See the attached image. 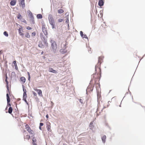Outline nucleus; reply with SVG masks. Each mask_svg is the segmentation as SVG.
<instances>
[{
    "label": "nucleus",
    "mask_w": 145,
    "mask_h": 145,
    "mask_svg": "<svg viewBox=\"0 0 145 145\" xmlns=\"http://www.w3.org/2000/svg\"><path fill=\"white\" fill-rule=\"evenodd\" d=\"M25 37L29 38L30 37V35L28 32L26 33L25 34Z\"/></svg>",
    "instance_id": "4be33fe9"
},
{
    "label": "nucleus",
    "mask_w": 145,
    "mask_h": 145,
    "mask_svg": "<svg viewBox=\"0 0 145 145\" xmlns=\"http://www.w3.org/2000/svg\"><path fill=\"white\" fill-rule=\"evenodd\" d=\"M26 29L28 30H31L32 29L29 26H27Z\"/></svg>",
    "instance_id": "c9c22d12"
},
{
    "label": "nucleus",
    "mask_w": 145,
    "mask_h": 145,
    "mask_svg": "<svg viewBox=\"0 0 145 145\" xmlns=\"http://www.w3.org/2000/svg\"><path fill=\"white\" fill-rule=\"evenodd\" d=\"M25 131H25V130H24V131H23V133H24V132H25Z\"/></svg>",
    "instance_id": "8fccbe9b"
},
{
    "label": "nucleus",
    "mask_w": 145,
    "mask_h": 145,
    "mask_svg": "<svg viewBox=\"0 0 145 145\" xmlns=\"http://www.w3.org/2000/svg\"><path fill=\"white\" fill-rule=\"evenodd\" d=\"M8 78V77L7 76V75H6V79H7V78Z\"/></svg>",
    "instance_id": "49530a36"
},
{
    "label": "nucleus",
    "mask_w": 145,
    "mask_h": 145,
    "mask_svg": "<svg viewBox=\"0 0 145 145\" xmlns=\"http://www.w3.org/2000/svg\"><path fill=\"white\" fill-rule=\"evenodd\" d=\"M27 97V94H23V99L26 103L27 102V101L26 100Z\"/></svg>",
    "instance_id": "dca6fc26"
},
{
    "label": "nucleus",
    "mask_w": 145,
    "mask_h": 145,
    "mask_svg": "<svg viewBox=\"0 0 145 145\" xmlns=\"http://www.w3.org/2000/svg\"><path fill=\"white\" fill-rule=\"evenodd\" d=\"M7 106H10L11 105L9 103L10 102V99L9 96L8 95V94H7Z\"/></svg>",
    "instance_id": "1a4fd4ad"
},
{
    "label": "nucleus",
    "mask_w": 145,
    "mask_h": 145,
    "mask_svg": "<svg viewBox=\"0 0 145 145\" xmlns=\"http://www.w3.org/2000/svg\"><path fill=\"white\" fill-rule=\"evenodd\" d=\"M27 74L28 75V79H29H29L30 78L29 73V72H28Z\"/></svg>",
    "instance_id": "4c0bfd02"
},
{
    "label": "nucleus",
    "mask_w": 145,
    "mask_h": 145,
    "mask_svg": "<svg viewBox=\"0 0 145 145\" xmlns=\"http://www.w3.org/2000/svg\"><path fill=\"white\" fill-rule=\"evenodd\" d=\"M48 71L50 72H52L54 73H56L57 72L56 71L54 70L51 67H50L49 68Z\"/></svg>",
    "instance_id": "9d476101"
},
{
    "label": "nucleus",
    "mask_w": 145,
    "mask_h": 145,
    "mask_svg": "<svg viewBox=\"0 0 145 145\" xmlns=\"http://www.w3.org/2000/svg\"><path fill=\"white\" fill-rule=\"evenodd\" d=\"M37 18L38 19H41L42 18V16L41 14H39L37 15Z\"/></svg>",
    "instance_id": "393cba45"
},
{
    "label": "nucleus",
    "mask_w": 145,
    "mask_h": 145,
    "mask_svg": "<svg viewBox=\"0 0 145 145\" xmlns=\"http://www.w3.org/2000/svg\"><path fill=\"white\" fill-rule=\"evenodd\" d=\"M64 45V46L63 47L62 46V44H61V47H63V48H66V45H65H65Z\"/></svg>",
    "instance_id": "79ce46f5"
},
{
    "label": "nucleus",
    "mask_w": 145,
    "mask_h": 145,
    "mask_svg": "<svg viewBox=\"0 0 145 145\" xmlns=\"http://www.w3.org/2000/svg\"><path fill=\"white\" fill-rule=\"evenodd\" d=\"M48 19L49 23L52 25V28L53 29L54 28L55 26V23L52 16L51 15H49L48 16Z\"/></svg>",
    "instance_id": "f03ea898"
},
{
    "label": "nucleus",
    "mask_w": 145,
    "mask_h": 145,
    "mask_svg": "<svg viewBox=\"0 0 145 145\" xmlns=\"http://www.w3.org/2000/svg\"><path fill=\"white\" fill-rule=\"evenodd\" d=\"M15 69L16 70H17L18 69V67H17V65H15Z\"/></svg>",
    "instance_id": "ea45409f"
},
{
    "label": "nucleus",
    "mask_w": 145,
    "mask_h": 145,
    "mask_svg": "<svg viewBox=\"0 0 145 145\" xmlns=\"http://www.w3.org/2000/svg\"><path fill=\"white\" fill-rule=\"evenodd\" d=\"M5 82H6V84H7L6 86H8V82L7 81V79H5Z\"/></svg>",
    "instance_id": "f704fd0d"
},
{
    "label": "nucleus",
    "mask_w": 145,
    "mask_h": 145,
    "mask_svg": "<svg viewBox=\"0 0 145 145\" xmlns=\"http://www.w3.org/2000/svg\"><path fill=\"white\" fill-rule=\"evenodd\" d=\"M47 130L48 131H49L50 132H51V131L52 130L51 129V127H47Z\"/></svg>",
    "instance_id": "c756f323"
},
{
    "label": "nucleus",
    "mask_w": 145,
    "mask_h": 145,
    "mask_svg": "<svg viewBox=\"0 0 145 145\" xmlns=\"http://www.w3.org/2000/svg\"><path fill=\"white\" fill-rule=\"evenodd\" d=\"M43 54V51H42V53H41V54Z\"/></svg>",
    "instance_id": "3c124183"
},
{
    "label": "nucleus",
    "mask_w": 145,
    "mask_h": 145,
    "mask_svg": "<svg viewBox=\"0 0 145 145\" xmlns=\"http://www.w3.org/2000/svg\"><path fill=\"white\" fill-rule=\"evenodd\" d=\"M39 128L40 130H42L41 126H39Z\"/></svg>",
    "instance_id": "a18cd8bd"
},
{
    "label": "nucleus",
    "mask_w": 145,
    "mask_h": 145,
    "mask_svg": "<svg viewBox=\"0 0 145 145\" xmlns=\"http://www.w3.org/2000/svg\"><path fill=\"white\" fill-rule=\"evenodd\" d=\"M67 21H69L68 20H67L66 21V22H67Z\"/></svg>",
    "instance_id": "603ef678"
},
{
    "label": "nucleus",
    "mask_w": 145,
    "mask_h": 145,
    "mask_svg": "<svg viewBox=\"0 0 145 145\" xmlns=\"http://www.w3.org/2000/svg\"><path fill=\"white\" fill-rule=\"evenodd\" d=\"M81 99H80V102H81L82 103V102H81V101H81Z\"/></svg>",
    "instance_id": "de8ad7c7"
},
{
    "label": "nucleus",
    "mask_w": 145,
    "mask_h": 145,
    "mask_svg": "<svg viewBox=\"0 0 145 145\" xmlns=\"http://www.w3.org/2000/svg\"><path fill=\"white\" fill-rule=\"evenodd\" d=\"M46 128L51 127L50 123L48 121L46 123Z\"/></svg>",
    "instance_id": "a878e982"
},
{
    "label": "nucleus",
    "mask_w": 145,
    "mask_h": 145,
    "mask_svg": "<svg viewBox=\"0 0 145 145\" xmlns=\"http://www.w3.org/2000/svg\"><path fill=\"white\" fill-rule=\"evenodd\" d=\"M31 137L30 135H24V140H25V139L29 140L30 138Z\"/></svg>",
    "instance_id": "9b49d317"
},
{
    "label": "nucleus",
    "mask_w": 145,
    "mask_h": 145,
    "mask_svg": "<svg viewBox=\"0 0 145 145\" xmlns=\"http://www.w3.org/2000/svg\"><path fill=\"white\" fill-rule=\"evenodd\" d=\"M44 124L42 123H40V126H42Z\"/></svg>",
    "instance_id": "58836bf2"
},
{
    "label": "nucleus",
    "mask_w": 145,
    "mask_h": 145,
    "mask_svg": "<svg viewBox=\"0 0 145 145\" xmlns=\"http://www.w3.org/2000/svg\"><path fill=\"white\" fill-rule=\"evenodd\" d=\"M20 3L22 5V8H24L25 6L24 1H21Z\"/></svg>",
    "instance_id": "5701e85b"
},
{
    "label": "nucleus",
    "mask_w": 145,
    "mask_h": 145,
    "mask_svg": "<svg viewBox=\"0 0 145 145\" xmlns=\"http://www.w3.org/2000/svg\"><path fill=\"white\" fill-rule=\"evenodd\" d=\"M20 79L22 82L23 83H25V78L24 77H21L20 78Z\"/></svg>",
    "instance_id": "6ab92c4d"
},
{
    "label": "nucleus",
    "mask_w": 145,
    "mask_h": 145,
    "mask_svg": "<svg viewBox=\"0 0 145 145\" xmlns=\"http://www.w3.org/2000/svg\"><path fill=\"white\" fill-rule=\"evenodd\" d=\"M63 21V19H59L58 20V22H61Z\"/></svg>",
    "instance_id": "2f4dec72"
},
{
    "label": "nucleus",
    "mask_w": 145,
    "mask_h": 145,
    "mask_svg": "<svg viewBox=\"0 0 145 145\" xmlns=\"http://www.w3.org/2000/svg\"><path fill=\"white\" fill-rule=\"evenodd\" d=\"M104 2L103 0H99L98 3V5L100 7H101L103 5Z\"/></svg>",
    "instance_id": "f8f14e48"
},
{
    "label": "nucleus",
    "mask_w": 145,
    "mask_h": 145,
    "mask_svg": "<svg viewBox=\"0 0 145 145\" xmlns=\"http://www.w3.org/2000/svg\"><path fill=\"white\" fill-rule=\"evenodd\" d=\"M22 18V16L20 14H18V15L17 18L18 19H20Z\"/></svg>",
    "instance_id": "c85d7f7f"
},
{
    "label": "nucleus",
    "mask_w": 145,
    "mask_h": 145,
    "mask_svg": "<svg viewBox=\"0 0 145 145\" xmlns=\"http://www.w3.org/2000/svg\"><path fill=\"white\" fill-rule=\"evenodd\" d=\"M4 35H5L6 37H8V34L7 33V32L6 31H5L3 33Z\"/></svg>",
    "instance_id": "cd10ccee"
},
{
    "label": "nucleus",
    "mask_w": 145,
    "mask_h": 145,
    "mask_svg": "<svg viewBox=\"0 0 145 145\" xmlns=\"http://www.w3.org/2000/svg\"><path fill=\"white\" fill-rule=\"evenodd\" d=\"M46 117L47 118H48L49 116L48 114H47L46 116Z\"/></svg>",
    "instance_id": "c03bdc74"
},
{
    "label": "nucleus",
    "mask_w": 145,
    "mask_h": 145,
    "mask_svg": "<svg viewBox=\"0 0 145 145\" xmlns=\"http://www.w3.org/2000/svg\"><path fill=\"white\" fill-rule=\"evenodd\" d=\"M36 35V32L34 31L32 33V36H34Z\"/></svg>",
    "instance_id": "473e14b6"
},
{
    "label": "nucleus",
    "mask_w": 145,
    "mask_h": 145,
    "mask_svg": "<svg viewBox=\"0 0 145 145\" xmlns=\"http://www.w3.org/2000/svg\"><path fill=\"white\" fill-rule=\"evenodd\" d=\"M93 122H91L90 123V124H89V127H90V129L92 128L93 127Z\"/></svg>",
    "instance_id": "bb28decb"
},
{
    "label": "nucleus",
    "mask_w": 145,
    "mask_h": 145,
    "mask_svg": "<svg viewBox=\"0 0 145 145\" xmlns=\"http://www.w3.org/2000/svg\"><path fill=\"white\" fill-rule=\"evenodd\" d=\"M29 15L32 20H33L34 17L32 13L30 11H29Z\"/></svg>",
    "instance_id": "a211bd4d"
},
{
    "label": "nucleus",
    "mask_w": 145,
    "mask_h": 145,
    "mask_svg": "<svg viewBox=\"0 0 145 145\" xmlns=\"http://www.w3.org/2000/svg\"><path fill=\"white\" fill-rule=\"evenodd\" d=\"M25 129L29 133L30 135H33V136L34 135V132L33 130L31 129L28 124H26L25 125Z\"/></svg>",
    "instance_id": "7ed1b4c3"
},
{
    "label": "nucleus",
    "mask_w": 145,
    "mask_h": 145,
    "mask_svg": "<svg viewBox=\"0 0 145 145\" xmlns=\"http://www.w3.org/2000/svg\"><path fill=\"white\" fill-rule=\"evenodd\" d=\"M84 35H86L85 34H83V36H84Z\"/></svg>",
    "instance_id": "864d4df0"
},
{
    "label": "nucleus",
    "mask_w": 145,
    "mask_h": 145,
    "mask_svg": "<svg viewBox=\"0 0 145 145\" xmlns=\"http://www.w3.org/2000/svg\"><path fill=\"white\" fill-rule=\"evenodd\" d=\"M51 42L52 43V48L54 51H55L57 49V44L56 42L54 41H51Z\"/></svg>",
    "instance_id": "20e7f679"
},
{
    "label": "nucleus",
    "mask_w": 145,
    "mask_h": 145,
    "mask_svg": "<svg viewBox=\"0 0 145 145\" xmlns=\"http://www.w3.org/2000/svg\"><path fill=\"white\" fill-rule=\"evenodd\" d=\"M60 52L62 54H65L67 53V51L65 49H62L60 50Z\"/></svg>",
    "instance_id": "ddd939ff"
},
{
    "label": "nucleus",
    "mask_w": 145,
    "mask_h": 145,
    "mask_svg": "<svg viewBox=\"0 0 145 145\" xmlns=\"http://www.w3.org/2000/svg\"><path fill=\"white\" fill-rule=\"evenodd\" d=\"M80 33L81 36L83 38H87L88 37L86 35H84V36H83V33L82 31H80Z\"/></svg>",
    "instance_id": "2eb2a0df"
},
{
    "label": "nucleus",
    "mask_w": 145,
    "mask_h": 145,
    "mask_svg": "<svg viewBox=\"0 0 145 145\" xmlns=\"http://www.w3.org/2000/svg\"><path fill=\"white\" fill-rule=\"evenodd\" d=\"M12 111V108L11 107H10L8 110V112L10 114H11Z\"/></svg>",
    "instance_id": "412c9836"
},
{
    "label": "nucleus",
    "mask_w": 145,
    "mask_h": 145,
    "mask_svg": "<svg viewBox=\"0 0 145 145\" xmlns=\"http://www.w3.org/2000/svg\"><path fill=\"white\" fill-rule=\"evenodd\" d=\"M103 60L102 57H99L98 58V62L95 67V70L96 72L93 75V77L94 78L95 81L96 88L97 90L98 88L100 87V84L99 82L101 77V64Z\"/></svg>",
    "instance_id": "f257e3e1"
},
{
    "label": "nucleus",
    "mask_w": 145,
    "mask_h": 145,
    "mask_svg": "<svg viewBox=\"0 0 145 145\" xmlns=\"http://www.w3.org/2000/svg\"><path fill=\"white\" fill-rule=\"evenodd\" d=\"M64 12V10L63 9H60L58 10V12L59 14H62Z\"/></svg>",
    "instance_id": "b1692460"
},
{
    "label": "nucleus",
    "mask_w": 145,
    "mask_h": 145,
    "mask_svg": "<svg viewBox=\"0 0 145 145\" xmlns=\"http://www.w3.org/2000/svg\"><path fill=\"white\" fill-rule=\"evenodd\" d=\"M21 1H24V0H21Z\"/></svg>",
    "instance_id": "5fc2aeb1"
},
{
    "label": "nucleus",
    "mask_w": 145,
    "mask_h": 145,
    "mask_svg": "<svg viewBox=\"0 0 145 145\" xmlns=\"http://www.w3.org/2000/svg\"><path fill=\"white\" fill-rule=\"evenodd\" d=\"M33 93L34 95L35 96H36L37 95V93L34 91L32 92Z\"/></svg>",
    "instance_id": "72a5a7b5"
},
{
    "label": "nucleus",
    "mask_w": 145,
    "mask_h": 145,
    "mask_svg": "<svg viewBox=\"0 0 145 145\" xmlns=\"http://www.w3.org/2000/svg\"><path fill=\"white\" fill-rule=\"evenodd\" d=\"M16 0H13L12 1L10 2V4L12 6H14L16 4Z\"/></svg>",
    "instance_id": "4468645a"
},
{
    "label": "nucleus",
    "mask_w": 145,
    "mask_h": 145,
    "mask_svg": "<svg viewBox=\"0 0 145 145\" xmlns=\"http://www.w3.org/2000/svg\"><path fill=\"white\" fill-rule=\"evenodd\" d=\"M13 63L14 64V65H17V64L16 63V61H13Z\"/></svg>",
    "instance_id": "e433bc0d"
},
{
    "label": "nucleus",
    "mask_w": 145,
    "mask_h": 145,
    "mask_svg": "<svg viewBox=\"0 0 145 145\" xmlns=\"http://www.w3.org/2000/svg\"><path fill=\"white\" fill-rule=\"evenodd\" d=\"M39 47L42 48V47L43 46V45H41V44H39Z\"/></svg>",
    "instance_id": "37998d69"
},
{
    "label": "nucleus",
    "mask_w": 145,
    "mask_h": 145,
    "mask_svg": "<svg viewBox=\"0 0 145 145\" xmlns=\"http://www.w3.org/2000/svg\"><path fill=\"white\" fill-rule=\"evenodd\" d=\"M23 91H24V94H26V90L23 87Z\"/></svg>",
    "instance_id": "7c9ffc66"
},
{
    "label": "nucleus",
    "mask_w": 145,
    "mask_h": 145,
    "mask_svg": "<svg viewBox=\"0 0 145 145\" xmlns=\"http://www.w3.org/2000/svg\"><path fill=\"white\" fill-rule=\"evenodd\" d=\"M18 33L22 37H23L24 35V33L23 32L22 27L21 26V27L18 29Z\"/></svg>",
    "instance_id": "423d86ee"
},
{
    "label": "nucleus",
    "mask_w": 145,
    "mask_h": 145,
    "mask_svg": "<svg viewBox=\"0 0 145 145\" xmlns=\"http://www.w3.org/2000/svg\"><path fill=\"white\" fill-rule=\"evenodd\" d=\"M89 53H92V50H91V49L90 48V50H89Z\"/></svg>",
    "instance_id": "a19ab883"
},
{
    "label": "nucleus",
    "mask_w": 145,
    "mask_h": 145,
    "mask_svg": "<svg viewBox=\"0 0 145 145\" xmlns=\"http://www.w3.org/2000/svg\"><path fill=\"white\" fill-rule=\"evenodd\" d=\"M42 31L44 33V35H47L48 34L47 30L46 28L45 27V25H42Z\"/></svg>",
    "instance_id": "39448f33"
},
{
    "label": "nucleus",
    "mask_w": 145,
    "mask_h": 145,
    "mask_svg": "<svg viewBox=\"0 0 145 145\" xmlns=\"http://www.w3.org/2000/svg\"><path fill=\"white\" fill-rule=\"evenodd\" d=\"M34 89L36 91H37L38 93V95L39 96L42 97V91L40 89H38L36 88H34Z\"/></svg>",
    "instance_id": "0eeeda50"
},
{
    "label": "nucleus",
    "mask_w": 145,
    "mask_h": 145,
    "mask_svg": "<svg viewBox=\"0 0 145 145\" xmlns=\"http://www.w3.org/2000/svg\"><path fill=\"white\" fill-rule=\"evenodd\" d=\"M7 107L6 108V109H7Z\"/></svg>",
    "instance_id": "6e6d98bb"
},
{
    "label": "nucleus",
    "mask_w": 145,
    "mask_h": 145,
    "mask_svg": "<svg viewBox=\"0 0 145 145\" xmlns=\"http://www.w3.org/2000/svg\"><path fill=\"white\" fill-rule=\"evenodd\" d=\"M81 99H80V102H81L82 103V102H81V101H81Z\"/></svg>",
    "instance_id": "09e8293b"
},
{
    "label": "nucleus",
    "mask_w": 145,
    "mask_h": 145,
    "mask_svg": "<svg viewBox=\"0 0 145 145\" xmlns=\"http://www.w3.org/2000/svg\"><path fill=\"white\" fill-rule=\"evenodd\" d=\"M32 137V143L33 145L37 144V139L33 135L31 136Z\"/></svg>",
    "instance_id": "6e6552de"
},
{
    "label": "nucleus",
    "mask_w": 145,
    "mask_h": 145,
    "mask_svg": "<svg viewBox=\"0 0 145 145\" xmlns=\"http://www.w3.org/2000/svg\"><path fill=\"white\" fill-rule=\"evenodd\" d=\"M7 89V94H8V95L9 96V95L10 94V90L9 88L8 87V86H6Z\"/></svg>",
    "instance_id": "aec40b11"
},
{
    "label": "nucleus",
    "mask_w": 145,
    "mask_h": 145,
    "mask_svg": "<svg viewBox=\"0 0 145 145\" xmlns=\"http://www.w3.org/2000/svg\"><path fill=\"white\" fill-rule=\"evenodd\" d=\"M101 138L103 142L104 143H105L106 141V136L105 135L103 136Z\"/></svg>",
    "instance_id": "f3484780"
}]
</instances>
